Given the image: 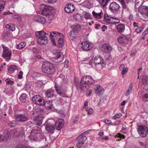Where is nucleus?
Instances as JSON below:
<instances>
[{"mask_svg": "<svg viewBox=\"0 0 148 148\" xmlns=\"http://www.w3.org/2000/svg\"><path fill=\"white\" fill-rule=\"evenodd\" d=\"M75 79L74 84L77 90H86L89 86L92 84L94 82V80L89 75H85L81 79L80 83L77 82Z\"/></svg>", "mask_w": 148, "mask_h": 148, "instance_id": "nucleus-1", "label": "nucleus"}, {"mask_svg": "<svg viewBox=\"0 0 148 148\" xmlns=\"http://www.w3.org/2000/svg\"><path fill=\"white\" fill-rule=\"evenodd\" d=\"M42 72L49 75H52L55 72L53 65L51 63L47 62L42 63Z\"/></svg>", "mask_w": 148, "mask_h": 148, "instance_id": "nucleus-2", "label": "nucleus"}, {"mask_svg": "<svg viewBox=\"0 0 148 148\" xmlns=\"http://www.w3.org/2000/svg\"><path fill=\"white\" fill-rule=\"evenodd\" d=\"M45 32L43 31L36 32L35 33L37 42L40 45H45L47 42V38L45 36Z\"/></svg>", "mask_w": 148, "mask_h": 148, "instance_id": "nucleus-3", "label": "nucleus"}, {"mask_svg": "<svg viewBox=\"0 0 148 148\" xmlns=\"http://www.w3.org/2000/svg\"><path fill=\"white\" fill-rule=\"evenodd\" d=\"M53 56L51 58V60L56 63L61 62L64 59V56L63 54L59 51L56 50L53 52Z\"/></svg>", "mask_w": 148, "mask_h": 148, "instance_id": "nucleus-4", "label": "nucleus"}, {"mask_svg": "<svg viewBox=\"0 0 148 148\" xmlns=\"http://www.w3.org/2000/svg\"><path fill=\"white\" fill-rule=\"evenodd\" d=\"M55 123L54 120L49 119L45 123V129L49 133L52 134L54 132L55 128L54 125Z\"/></svg>", "mask_w": 148, "mask_h": 148, "instance_id": "nucleus-5", "label": "nucleus"}, {"mask_svg": "<svg viewBox=\"0 0 148 148\" xmlns=\"http://www.w3.org/2000/svg\"><path fill=\"white\" fill-rule=\"evenodd\" d=\"M138 132L140 136L145 137L148 133V129L145 125H141L138 126L137 127Z\"/></svg>", "mask_w": 148, "mask_h": 148, "instance_id": "nucleus-6", "label": "nucleus"}, {"mask_svg": "<svg viewBox=\"0 0 148 148\" xmlns=\"http://www.w3.org/2000/svg\"><path fill=\"white\" fill-rule=\"evenodd\" d=\"M63 36L62 34L53 31L50 33L49 37L53 45H56L55 40H56L59 37H62Z\"/></svg>", "mask_w": 148, "mask_h": 148, "instance_id": "nucleus-7", "label": "nucleus"}, {"mask_svg": "<svg viewBox=\"0 0 148 148\" xmlns=\"http://www.w3.org/2000/svg\"><path fill=\"white\" fill-rule=\"evenodd\" d=\"M37 13L44 15L47 17L48 20H51L53 18V14L49 10H38L37 11Z\"/></svg>", "mask_w": 148, "mask_h": 148, "instance_id": "nucleus-8", "label": "nucleus"}, {"mask_svg": "<svg viewBox=\"0 0 148 148\" xmlns=\"http://www.w3.org/2000/svg\"><path fill=\"white\" fill-rule=\"evenodd\" d=\"M86 139V137L84 136L83 134L79 135L77 137V142L76 144L77 148H81Z\"/></svg>", "mask_w": 148, "mask_h": 148, "instance_id": "nucleus-9", "label": "nucleus"}, {"mask_svg": "<svg viewBox=\"0 0 148 148\" xmlns=\"http://www.w3.org/2000/svg\"><path fill=\"white\" fill-rule=\"evenodd\" d=\"M1 46L3 49V52L2 56L4 58L10 60L11 58V52L7 47L2 45Z\"/></svg>", "mask_w": 148, "mask_h": 148, "instance_id": "nucleus-10", "label": "nucleus"}, {"mask_svg": "<svg viewBox=\"0 0 148 148\" xmlns=\"http://www.w3.org/2000/svg\"><path fill=\"white\" fill-rule=\"evenodd\" d=\"M44 99L39 95H36L33 96L32 99V101L35 104L40 106L43 105L42 103Z\"/></svg>", "mask_w": 148, "mask_h": 148, "instance_id": "nucleus-11", "label": "nucleus"}, {"mask_svg": "<svg viewBox=\"0 0 148 148\" xmlns=\"http://www.w3.org/2000/svg\"><path fill=\"white\" fill-rule=\"evenodd\" d=\"M40 136L39 131L36 130H32L29 136L30 138L34 141H36Z\"/></svg>", "mask_w": 148, "mask_h": 148, "instance_id": "nucleus-12", "label": "nucleus"}, {"mask_svg": "<svg viewBox=\"0 0 148 148\" xmlns=\"http://www.w3.org/2000/svg\"><path fill=\"white\" fill-rule=\"evenodd\" d=\"M81 44L82 45L81 47L84 51H88L92 47V43L89 42L88 41H84L83 42H82Z\"/></svg>", "mask_w": 148, "mask_h": 148, "instance_id": "nucleus-13", "label": "nucleus"}, {"mask_svg": "<svg viewBox=\"0 0 148 148\" xmlns=\"http://www.w3.org/2000/svg\"><path fill=\"white\" fill-rule=\"evenodd\" d=\"M15 119L18 122H23L28 120L27 117L22 114H17L15 115Z\"/></svg>", "mask_w": 148, "mask_h": 148, "instance_id": "nucleus-14", "label": "nucleus"}, {"mask_svg": "<svg viewBox=\"0 0 148 148\" xmlns=\"http://www.w3.org/2000/svg\"><path fill=\"white\" fill-rule=\"evenodd\" d=\"M112 48L108 43L104 44L101 48V51L105 53H109L112 50Z\"/></svg>", "mask_w": 148, "mask_h": 148, "instance_id": "nucleus-15", "label": "nucleus"}, {"mask_svg": "<svg viewBox=\"0 0 148 148\" xmlns=\"http://www.w3.org/2000/svg\"><path fill=\"white\" fill-rule=\"evenodd\" d=\"M64 121L63 119H60L57 120L55 124V126L56 130H60L64 126Z\"/></svg>", "mask_w": 148, "mask_h": 148, "instance_id": "nucleus-16", "label": "nucleus"}, {"mask_svg": "<svg viewBox=\"0 0 148 148\" xmlns=\"http://www.w3.org/2000/svg\"><path fill=\"white\" fill-rule=\"evenodd\" d=\"M117 40L118 42L121 44H127L129 41V38L124 35L118 37Z\"/></svg>", "mask_w": 148, "mask_h": 148, "instance_id": "nucleus-17", "label": "nucleus"}, {"mask_svg": "<svg viewBox=\"0 0 148 148\" xmlns=\"http://www.w3.org/2000/svg\"><path fill=\"white\" fill-rule=\"evenodd\" d=\"M94 88L95 92L98 95L102 94L104 91L103 88L99 84L95 85Z\"/></svg>", "mask_w": 148, "mask_h": 148, "instance_id": "nucleus-18", "label": "nucleus"}, {"mask_svg": "<svg viewBox=\"0 0 148 148\" xmlns=\"http://www.w3.org/2000/svg\"><path fill=\"white\" fill-rule=\"evenodd\" d=\"M104 61L103 59L99 56L95 57L94 60V63L95 65L100 64H101L102 66H103L104 64Z\"/></svg>", "mask_w": 148, "mask_h": 148, "instance_id": "nucleus-19", "label": "nucleus"}, {"mask_svg": "<svg viewBox=\"0 0 148 148\" xmlns=\"http://www.w3.org/2000/svg\"><path fill=\"white\" fill-rule=\"evenodd\" d=\"M10 132L8 131H6L5 132L4 135L0 136V140L1 141L6 142L8 139L10 138Z\"/></svg>", "mask_w": 148, "mask_h": 148, "instance_id": "nucleus-20", "label": "nucleus"}, {"mask_svg": "<svg viewBox=\"0 0 148 148\" xmlns=\"http://www.w3.org/2000/svg\"><path fill=\"white\" fill-rule=\"evenodd\" d=\"M43 118V116L39 115L34 119V120L36 124L39 126H40L42 124Z\"/></svg>", "mask_w": 148, "mask_h": 148, "instance_id": "nucleus-21", "label": "nucleus"}, {"mask_svg": "<svg viewBox=\"0 0 148 148\" xmlns=\"http://www.w3.org/2000/svg\"><path fill=\"white\" fill-rule=\"evenodd\" d=\"M42 104L43 105H41L42 106H45L46 108H47L49 109H51L53 106L52 104V102L51 101H45L44 100Z\"/></svg>", "mask_w": 148, "mask_h": 148, "instance_id": "nucleus-22", "label": "nucleus"}, {"mask_svg": "<svg viewBox=\"0 0 148 148\" xmlns=\"http://www.w3.org/2000/svg\"><path fill=\"white\" fill-rule=\"evenodd\" d=\"M116 29L117 31L120 33L123 32L125 29V25L124 24L120 23L117 26Z\"/></svg>", "mask_w": 148, "mask_h": 148, "instance_id": "nucleus-23", "label": "nucleus"}, {"mask_svg": "<svg viewBox=\"0 0 148 148\" xmlns=\"http://www.w3.org/2000/svg\"><path fill=\"white\" fill-rule=\"evenodd\" d=\"M107 16H106V15L105 14L104 18L105 19L106 21L108 23H113L114 24L115 23V21L112 20V18H110L111 16H109V15L107 14Z\"/></svg>", "mask_w": 148, "mask_h": 148, "instance_id": "nucleus-24", "label": "nucleus"}, {"mask_svg": "<svg viewBox=\"0 0 148 148\" xmlns=\"http://www.w3.org/2000/svg\"><path fill=\"white\" fill-rule=\"evenodd\" d=\"M46 97L49 98L52 97L54 95L53 90H49L46 91L45 93Z\"/></svg>", "mask_w": 148, "mask_h": 148, "instance_id": "nucleus-25", "label": "nucleus"}, {"mask_svg": "<svg viewBox=\"0 0 148 148\" xmlns=\"http://www.w3.org/2000/svg\"><path fill=\"white\" fill-rule=\"evenodd\" d=\"M119 6L116 3L113 2L111 3L109 6L110 9H119Z\"/></svg>", "mask_w": 148, "mask_h": 148, "instance_id": "nucleus-26", "label": "nucleus"}, {"mask_svg": "<svg viewBox=\"0 0 148 148\" xmlns=\"http://www.w3.org/2000/svg\"><path fill=\"white\" fill-rule=\"evenodd\" d=\"M55 87L56 91L59 94L63 95L65 93V90L62 87H57L56 86H55Z\"/></svg>", "mask_w": 148, "mask_h": 148, "instance_id": "nucleus-27", "label": "nucleus"}, {"mask_svg": "<svg viewBox=\"0 0 148 148\" xmlns=\"http://www.w3.org/2000/svg\"><path fill=\"white\" fill-rule=\"evenodd\" d=\"M135 7L136 9L138 8V9H148V6L143 5L142 4L140 5V3H136Z\"/></svg>", "mask_w": 148, "mask_h": 148, "instance_id": "nucleus-28", "label": "nucleus"}, {"mask_svg": "<svg viewBox=\"0 0 148 148\" xmlns=\"http://www.w3.org/2000/svg\"><path fill=\"white\" fill-rule=\"evenodd\" d=\"M5 27L7 29H9L10 31H13L15 30L14 25L12 23H9L6 25Z\"/></svg>", "mask_w": 148, "mask_h": 148, "instance_id": "nucleus-29", "label": "nucleus"}, {"mask_svg": "<svg viewBox=\"0 0 148 148\" xmlns=\"http://www.w3.org/2000/svg\"><path fill=\"white\" fill-rule=\"evenodd\" d=\"M73 31L78 33L81 29V27L79 25H75L72 26Z\"/></svg>", "mask_w": 148, "mask_h": 148, "instance_id": "nucleus-30", "label": "nucleus"}, {"mask_svg": "<svg viewBox=\"0 0 148 148\" xmlns=\"http://www.w3.org/2000/svg\"><path fill=\"white\" fill-rule=\"evenodd\" d=\"M77 33L72 30L69 32V37L71 40L76 38L77 35Z\"/></svg>", "mask_w": 148, "mask_h": 148, "instance_id": "nucleus-31", "label": "nucleus"}, {"mask_svg": "<svg viewBox=\"0 0 148 148\" xmlns=\"http://www.w3.org/2000/svg\"><path fill=\"white\" fill-rule=\"evenodd\" d=\"M19 100L21 102L24 103L26 101V95L24 93L21 94Z\"/></svg>", "mask_w": 148, "mask_h": 148, "instance_id": "nucleus-32", "label": "nucleus"}, {"mask_svg": "<svg viewBox=\"0 0 148 148\" xmlns=\"http://www.w3.org/2000/svg\"><path fill=\"white\" fill-rule=\"evenodd\" d=\"M25 45L26 43L25 42H22L16 45V48L19 50L21 49L25 46Z\"/></svg>", "mask_w": 148, "mask_h": 148, "instance_id": "nucleus-33", "label": "nucleus"}, {"mask_svg": "<svg viewBox=\"0 0 148 148\" xmlns=\"http://www.w3.org/2000/svg\"><path fill=\"white\" fill-rule=\"evenodd\" d=\"M83 15L84 18L86 19H91V14L87 12H83Z\"/></svg>", "mask_w": 148, "mask_h": 148, "instance_id": "nucleus-34", "label": "nucleus"}, {"mask_svg": "<svg viewBox=\"0 0 148 148\" xmlns=\"http://www.w3.org/2000/svg\"><path fill=\"white\" fill-rule=\"evenodd\" d=\"M146 10H138V12L144 16L148 17V10L146 11Z\"/></svg>", "mask_w": 148, "mask_h": 148, "instance_id": "nucleus-35", "label": "nucleus"}, {"mask_svg": "<svg viewBox=\"0 0 148 148\" xmlns=\"http://www.w3.org/2000/svg\"><path fill=\"white\" fill-rule=\"evenodd\" d=\"M142 98L145 101H148V90L147 92L142 95Z\"/></svg>", "mask_w": 148, "mask_h": 148, "instance_id": "nucleus-36", "label": "nucleus"}, {"mask_svg": "<svg viewBox=\"0 0 148 148\" xmlns=\"http://www.w3.org/2000/svg\"><path fill=\"white\" fill-rule=\"evenodd\" d=\"M66 8H67L68 9H74L75 8L73 4L71 3H69L65 5L64 9H66Z\"/></svg>", "mask_w": 148, "mask_h": 148, "instance_id": "nucleus-37", "label": "nucleus"}, {"mask_svg": "<svg viewBox=\"0 0 148 148\" xmlns=\"http://www.w3.org/2000/svg\"><path fill=\"white\" fill-rule=\"evenodd\" d=\"M40 9H51L50 8H52L51 7L47 5L43 4H41L39 6Z\"/></svg>", "mask_w": 148, "mask_h": 148, "instance_id": "nucleus-38", "label": "nucleus"}, {"mask_svg": "<svg viewBox=\"0 0 148 148\" xmlns=\"http://www.w3.org/2000/svg\"><path fill=\"white\" fill-rule=\"evenodd\" d=\"M132 84H130L129 86L128 89L125 94V95L127 97L129 95L130 92L132 91Z\"/></svg>", "mask_w": 148, "mask_h": 148, "instance_id": "nucleus-39", "label": "nucleus"}, {"mask_svg": "<svg viewBox=\"0 0 148 148\" xmlns=\"http://www.w3.org/2000/svg\"><path fill=\"white\" fill-rule=\"evenodd\" d=\"M17 68L16 66L12 65L9 67L8 70L9 71H11V72H13L15 70H17Z\"/></svg>", "mask_w": 148, "mask_h": 148, "instance_id": "nucleus-40", "label": "nucleus"}, {"mask_svg": "<svg viewBox=\"0 0 148 148\" xmlns=\"http://www.w3.org/2000/svg\"><path fill=\"white\" fill-rule=\"evenodd\" d=\"M101 5L103 7H105L108 3L107 0H99Z\"/></svg>", "mask_w": 148, "mask_h": 148, "instance_id": "nucleus-41", "label": "nucleus"}, {"mask_svg": "<svg viewBox=\"0 0 148 148\" xmlns=\"http://www.w3.org/2000/svg\"><path fill=\"white\" fill-rule=\"evenodd\" d=\"M62 37H59L58 38V44L59 46L60 47H61L63 46V45L64 42V40L63 38H61Z\"/></svg>", "mask_w": 148, "mask_h": 148, "instance_id": "nucleus-42", "label": "nucleus"}, {"mask_svg": "<svg viewBox=\"0 0 148 148\" xmlns=\"http://www.w3.org/2000/svg\"><path fill=\"white\" fill-rule=\"evenodd\" d=\"M46 20L43 17L40 16V17L38 22L42 24H44L46 23Z\"/></svg>", "mask_w": 148, "mask_h": 148, "instance_id": "nucleus-43", "label": "nucleus"}, {"mask_svg": "<svg viewBox=\"0 0 148 148\" xmlns=\"http://www.w3.org/2000/svg\"><path fill=\"white\" fill-rule=\"evenodd\" d=\"M122 114L121 113L116 114L114 115L113 117L112 118L113 119L115 120L116 119L120 118L122 115Z\"/></svg>", "mask_w": 148, "mask_h": 148, "instance_id": "nucleus-44", "label": "nucleus"}, {"mask_svg": "<svg viewBox=\"0 0 148 148\" xmlns=\"http://www.w3.org/2000/svg\"><path fill=\"white\" fill-rule=\"evenodd\" d=\"M121 3L122 7L123 9L126 8V6L125 5L124 0H118Z\"/></svg>", "mask_w": 148, "mask_h": 148, "instance_id": "nucleus-45", "label": "nucleus"}, {"mask_svg": "<svg viewBox=\"0 0 148 148\" xmlns=\"http://www.w3.org/2000/svg\"><path fill=\"white\" fill-rule=\"evenodd\" d=\"M92 13L94 16L98 17H99L100 16L101 14V12L97 13H96L94 11L92 12Z\"/></svg>", "mask_w": 148, "mask_h": 148, "instance_id": "nucleus-46", "label": "nucleus"}, {"mask_svg": "<svg viewBox=\"0 0 148 148\" xmlns=\"http://www.w3.org/2000/svg\"><path fill=\"white\" fill-rule=\"evenodd\" d=\"M36 85L38 87H41L43 85L42 82L40 81H38L36 83Z\"/></svg>", "mask_w": 148, "mask_h": 148, "instance_id": "nucleus-47", "label": "nucleus"}, {"mask_svg": "<svg viewBox=\"0 0 148 148\" xmlns=\"http://www.w3.org/2000/svg\"><path fill=\"white\" fill-rule=\"evenodd\" d=\"M5 4V2L3 1H0V9L1 8L3 9L4 8Z\"/></svg>", "mask_w": 148, "mask_h": 148, "instance_id": "nucleus-48", "label": "nucleus"}, {"mask_svg": "<svg viewBox=\"0 0 148 148\" xmlns=\"http://www.w3.org/2000/svg\"><path fill=\"white\" fill-rule=\"evenodd\" d=\"M8 125L11 127H14L16 125V123L15 121H12L11 122L8 123Z\"/></svg>", "mask_w": 148, "mask_h": 148, "instance_id": "nucleus-49", "label": "nucleus"}, {"mask_svg": "<svg viewBox=\"0 0 148 148\" xmlns=\"http://www.w3.org/2000/svg\"><path fill=\"white\" fill-rule=\"evenodd\" d=\"M40 17V16L38 15L35 16L33 18L34 21L38 22Z\"/></svg>", "mask_w": 148, "mask_h": 148, "instance_id": "nucleus-50", "label": "nucleus"}, {"mask_svg": "<svg viewBox=\"0 0 148 148\" xmlns=\"http://www.w3.org/2000/svg\"><path fill=\"white\" fill-rule=\"evenodd\" d=\"M85 5L87 7L89 8V7L91 6L92 3L88 2L87 1H85L84 2Z\"/></svg>", "mask_w": 148, "mask_h": 148, "instance_id": "nucleus-51", "label": "nucleus"}, {"mask_svg": "<svg viewBox=\"0 0 148 148\" xmlns=\"http://www.w3.org/2000/svg\"><path fill=\"white\" fill-rule=\"evenodd\" d=\"M121 71V74L123 75H124L128 71V69L127 68H125Z\"/></svg>", "mask_w": 148, "mask_h": 148, "instance_id": "nucleus-52", "label": "nucleus"}, {"mask_svg": "<svg viewBox=\"0 0 148 148\" xmlns=\"http://www.w3.org/2000/svg\"><path fill=\"white\" fill-rule=\"evenodd\" d=\"M14 18L17 19L18 21H21V19H22L21 18V17L20 16H18V15H14Z\"/></svg>", "mask_w": 148, "mask_h": 148, "instance_id": "nucleus-53", "label": "nucleus"}, {"mask_svg": "<svg viewBox=\"0 0 148 148\" xmlns=\"http://www.w3.org/2000/svg\"><path fill=\"white\" fill-rule=\"evenodd\" d=\"M23 72L21 71H20L19 73V74L18 75V78L19 79L22 78L23 77Z\"/></svg>", "mask_w": 148, "mask_h": 148, "instance_id": "nucleus-54", "label": "nucleus"}, {"mask_svg": "<svg viewBox=\"0 0 148 148\" xmlns=\"http://www.w3.org/2000/svg\"><path fill=\"white\" fill-rule=\"evenodd\" d=\"M47 3H53L55 2L57 0H44Z\"/></svg>", "mask_w": 148, "mask_h": 148, "instance_id": "nucleus-55", "label": "nucleus"}, {"mask_svg": "<svg viewBox=\"0 0 148 148\" xmlns=\"http://www.w3.org/2000/svg\"><path fill=\"white\" fill-rule=\"evenodd\" d=\"M88 115H91L92 113L93 112V110L92 108H90L89 109L88 111Z\"/></svg>", "mask_w": 148, "mask_h": 148, "instance_id": "nucleus-56", "label": "nucleus"}, {"mask_svg": "<svg viewBox=\"0 0 148 148\" xmlns=\"http://www.w3.org/2000/svg\"><path fill=\"white\" fill-rule=\"evenodd\" d=\"M105 123L106 124H110L111 123V121L110 120L106 119L105 121Z\"/></svg>", "mask_w": 148, "mask_h": 148, "instance_id": "nucleus-57", "label": "nucleus"}, {"mask_svg": "<svg viewBox=\"0 0 148 148\" xmlns=\"http://www.w3.org/2000/svg\"><path fill=\"white\" fill-rule=\"evenodd\" d=\"M92 93V90L90 89L89 90L88 92H87L86 95L87 96H91Z\"/></svg>", "mask_w": 148, "mask_h": 148, "instance_id": "nucleus-58", "label": "nucleus"}, {"mask_svg": "<svg viewBox=\"0 0 148 148\" xmlns=\"http://www.w3.org/2000/svg\"><path fill=\"white\" fill-rule=\"evenodd\" d=\"M107 28V27L105 25H103L101 27V29L102 31L104 32L105 29H106Z\"/></svg>", "mask_w": 148, "mask_h": 148, "instance_id": "nucleus-59", "label": "nucleus"}, {"mask_svg": "<svg viewBox=\"0 0 148 148\" xmlns=\"http://www.w3.org/2000/svg\"><path fill=\"white\" fill-rule=\"evenodd\" d=\"M124 68H125V66L124 64H122L120 65L119 67V70L120 71L122 70Z\"/></svg>", "mask_w": 148, "mask_h": 148, "instance_id": "nucleus-60", "label": "nucleus"}, {"mask_svg": "<svg viewBox=\"0 0 148 148\" xmlns=\"http://www.w3.org/2000/svg\"><path fill=\"white\" fill-rule=\"evenodd\" d=\"M64 10L66 12L70 13L73 12L74 10Z\"/></svg>", "mask_w": 148, "mask_h": 148, "instance_id": "nucleus-61", "label": "nucleus"}, {"mask_svg": "<svg viewBox=\"0 0 148 148\" xmlns=\"http://www.w3.org/2000/svg\"><path fill=\"white\" fill-rule=\"evenodd\" d=\"M143 0H136V3H140V5L142 4Z\"/></svg>", "mask_w": 148, "mask_h": 148, "instance_id": "nucleus-62", "label": "nucleus"}, {"mask_svg": "<svg viewBox=\"0 0 148 148\" xmlns=\"http://www.w3.org/2000/svg\"><path fill=\"white\" fill-rule=\"evenodd\" d=\"M79 119V117L78 116H77L74 119L73 122L75 123Z\"/></svg>", "mask_w": 148, "mask_h": 148, "instance_id": "nucleus-63", "label": "nucleus"}, {"mask_svg": "<svg viewBox=\"0 0 148 148\" xmlns=\"http://www.w3.org/2000/svg\"><path fill=\"white\" fill-rule=\"evenodd\" d=\"M135 31L136 32L138 33H139L140 32V28H139L138 27L136 29Z\"/></svg>", "mask_w": 148, "mask_h": 148, "instance_id": "nucleus-64", "label": "nucleus"}]
</instances>
